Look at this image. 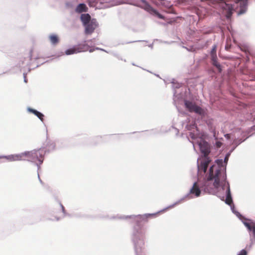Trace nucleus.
Listing matches in <instances>:
<instances>
[{
    "label": "nucleus",
    "mask_w": 255,
    "mask_h": 255,
    "mask_svg": "<svg viewBox=\"0 0 255 255\" xmlns=\"http://www.w3.org/2000/svg\"><path fill=\"white\" fill-rule=\"evenodd\" d=\"M226 176L225 173L221 170V168L217 165H212L209 169V174L207 176V180L205 182L204 189L209 191L210 189L213 188L217 189L221 185L225 186L227 184V196L226 203L231 205L232 202V198L228 182L226 183Z\"/></svg>",
    "instance_id": "f257e3e1"
},
{
    "label": "nucleus",
    "mask_w": 255,
    "mask_h": 255,
    "mask_svg": "<svg viewBox=\"0 0 255 255\" xmlns=\"http://www.w3.org/2000/svg\"><path fill=\"white\" fill-rule=\"evenodd\" d=\"M248 0H232L233 4L228 3L229 1L222 4L223 12L227 18L231 17L233 11H237L238 15L246 12L248 8Z\"/></svg>",
    "instance_id": "f03ea898"
},
{
    "label": "nucleus",
    "mask_w": 255,
    "mask_h": 255,
    "mask_svg": "<svg viewBox=\"0 0 255 255\" xmlns=\"http://www.w3.org/2000/svg\"><path fill=\"white\" fill-rule=\"evenodd\" d=\"M199 145L200 151L204 154L205 158L198 165V172L200 174H201L202 173L205 174L211 161L209 158L207 157L210 152V146L208 142L205 141H201Z\"/></svg>",
    "instance_id": "7ed1b4c3"
},
{
    "label": "nucleus",
    "mask_w": 255,
    "mask_h": 255,
    "mask_svg": "<svg viewBox=\"0 0 255 255\" xmlns=\"http://www.w3.org/2000/svg\"><path fill=\"white\" fill-rule=\"evenodd\" d=\"M43 152L41 149L25 152V158L28 160L42 161Z\"/></svg>",
    "instance_id": "20e7f679"
},
{
    "label": "nucleus",
    "mask_w": 255,
    "mask_h": 255,
    "mask_svg": "<svg viewBox=\"0 0 255 255\" xmlns=\"http://www.w3.org/2000/svg\"><path fill=\"white\" fill-rule=\"evenodd\" d=\"M139 2H140L138 4L139 7L143 8L152 14L156 15L160 19H164V16L154 9L145 0H140Z\"/></svg>",
    "instance_id": "39448f33"
},
{
    "label": "nucleus",
    "mask_w": 255,
    "mask_h": 255,
    "mask_svg": "<svg viewBox=\"0 0 255 255\" xmlns=\"http://www.w3.org/2000/svg\"><path fill=\"white\" fill-rule=\"evenodd\" d=\"M89 46L87 44L82 43L75 45L73 48H70L65 51L67 55L73 54L88 50Z\"/></svg>",
    "instance_id": "423d86ee"
},
{
    "label": "nucleus",
    "mask_w": 255,
    "mask_h": 255,
    "mask_svg": "<svg viewBox=\"0 0 255 255\" xmlns=\"http://www.w3.org/2000/svg\"><path fill=\"white\" fill-rule=\"evenodd\" d=\"M185 105L186 108L190 112H195L200 115L203 113V110L202 108L197 106L195 103L186 100L185 101Z\"/></svg>",
    "instance_id": "0eeeda50"
},
{
    "label": "nucleus",
    "mask_w": 255,
    "mask_h": 255,
    "mask_svg": "<svg viewBox=\"0 0 255 255\" xmlns=\"http://www.w3.org/2000/svg\"><path fill=\"white\" fill-rule=\"evenodd\" d=\"M85 26V33L87 34H92L97 27V23L95 21L92 20Z\"/></svg>",
    "instance_id": "6e6552de"
},
{
    "label": "nucleus",
    "mask_w": 255,
    "mask_h": 255,
    "mask_svg": "<svg viewBox=\"0 0 255 255\" xmlns=\"http://www.w3.org/2000/svg\"><path fill=\"white\" fill-rule=\"evenodd\" d=\"M200 187L198 182H195L190 190V193L196 197L200 196L201 194Z\"/></svg>",
    "instance_id": "1a4fd4ad"
},
{
    "label": "nucleus",
    "mask_w": 255,
    "mask_h": 255,
    "mask_svg": "<svg viewBox=\"0 0 255 255\" xmlns=\"http://www.w3.org/2000/svg\"><path fill=\"white\" fill-rule=\"evenodd\" d=\"M243 223L250 232H253L254 237L255 238V222L248 220L244 221Z\"/></svg>",
    "instance_id": "9d476101"
},
{
    "label": "nucleus",
    "mask_w": 255,
    "mask_h": 255,
    "mask_svg": "<svg viewBox=\"0 0 255 255\" xmlns=\"http://www.w3.org/2000/svg\"><path fill=\"white\" fill-rule=\"evenodd\" d=\"M7 159L10 161L26 160L25 152L19 154L11 155Z\"/></svg>",
    "instance_id": "9b49d317"
},
{
    "label": "nucleus",
    "mask_w": 255,
    "mask_h": 255,
    "mask_svg": "<svg viewBox=\"0 0 255 255\" xmlns=\"http://www.w3.org/2000/svg\"><path fill=\"white\" fill-rule=\"evenodd\" d=\"M75 11L77 13H82L83 12H87L88 11V7L84 3H80L77 5Z\"/></svg>",
    "instance_id": "f8f14e48"
},
{
    "label": "nucleus",
    "mask_w": 255,
    "mask_h": 255,
    "mask_svg": "<svg viewBox=\"0 0 255 255\" xmlns=\"http://www.w3.org/2000/svg\"><path fill=\"white\" fill-rule=\"evenodd\" d=\"M81 20L84 25H87L88 23L90 22L91 16L88 13L82 14L81 15Z\"/></svg>",
    "instance_id": "ddd939ff"
},
{
    "label": "nucleus",
    "mask_w": 255,
    "mask_h": 255,
    "mask_svg": "<svg viewBox=\"0 0 255 255\" xmlns=\"http://www.w3.org/2000/svg\"><path fill=\"white\" fill-rule=\"evenodd\" d=\"M157 215V214H147L145 215L144 216H138L136 217V221H141L143 220H145V221H147V219L149 217H156Z\"/></svg>",
    "instance_id": "4468645a"
},
{
    "label": "nucleus",
    "mask_w": 255,
    "mask_h": 255,
    "mask_svg": "<svg viewBox=\"0 0 255 255\" xmlns=\"http://www.w3.org/2000/svg\"><path fill=\"white\" fill-rule=\"evenodd\" d=\"M211 60L212 64L218 69L219 72H221L222 71L221 66L217 61V57H215V58L211 57Z\"/></svg>",
    "instance_id": "2eb2a0df"
},
{
    "label": "nucleus",
    "mask_w": 255,
    "mask_h": 255,
    "mask_svg": "<svg viewBox=\"0 0 255 255\" xmlns=\"http://www.w3.org/2000/svg\"><path fill=\"white\" fill-rule=\"evenodd\" d=\"M49 40L52 44L55 45L59 42V38L56 35L52 34L49 36Z\"/></svg>",
    "instance_id": "dca6fc26"
},
{
    "label": "nucleus",
    "mask_w": 255,
    "mask_h": 255,
    "mask_svg": "<svg viewBox=\"0 0 255 255\" xmlns=\"http://www.w3.org/2000/svg\"><path fill=\"white\" fill-rule=\"evenodd\" d=\"M216 50H217V46L216 45H214L212 49V50L211 51V57H217L216 54Z\"/></svg>",
    "instance_id": "f3484780"
},
{
    "label": "nucleus",
    "mask_w": 255,
    "mask_h": 255,
    "mask_svg": "<svg viewBox=\"0 0 255 255\" xmlns=\"http://www.w3.org/2000/svg\"><path fill=\"white\" fill-rule=\"evenodd\" d=\"M36 116L41 121H43V117H44V115L38 112L37 114H36Z\"/></svg>",
    "instance_id": "a211bd4d"
},
{
    "label": "nucleus",
    "mask_w": 255,
    "mask_h": 255,
    "mask_svg": "<svg viewBox=\"0 0 255 255\" xmlns=\"http://www.w3.org/2000/svg\"><path fill=\"white\" fill-rule=\"evenodd\" d=\"M238 255H247V252L245 250H242Z\"/></svg>",
    "instance_id": "6ab92c4d"
},
{
    "label": "nucleus",
    "mask_w": 255,
    "mask_h": 255,
    "mask_svg": "<svg viewBox=\"0 0 255 255\" xmlns=\"http://www.w3.org/2000/svg\"><path fill=\"white\" fill-rule=\"evenodd\" d=\"M222 145V143L220 141H217L216 142V146L217 148H220Z\"/></svg>",
    "instance_id": "aec40b11"
},
{
    "label": "nucleus",
    "mask_w": 255,
    "mask_h": 255,
    "mask_svg": "<svg viewBox=\"0 0 255 255\" xmlns=\"http://www.w3.org/2000/svg\"><path fill=\"white\" fill-rule=\"evenodd\" d=\"M29 111L31 113L34 114L35 115H36V114H37L38 112L37 111L32 109H29Z\"/></svg>",
    "instance_id": "412c9836"
},
{
    "label": "nucleus",
    "mask_w": 255,
    "mask_h": 255,
    "mask_svg": "<svg viewBox=\"0 0 255 255\" xmlns=\"http://www.w3.org/2000/svg\"><path fill=\"white\" fill-rule=\"evenodd\" d=\"M225 137L227 139H229L230 138V134H226Z\"/></svg>",
    "instance_id": "4be33fe9"
},
{
    "label": "nucleus",
    "mask_w": 255,
    "mask_h": 255,
    "mask_svg": "<svg viewBox=\"0 0 255 255\" xmlns=\"http://www.w3.org/2000/svg\"><path fill=\"white\" fill-rule=\"evenodd\" d=\"M214 136L215 137V139H218L217 137H216V133H215H215H214Z\"/></svg>",
    "instance_id": "5701e85b"
},
{
    "label": "nucleus",
    "mask_w": 255,
    "mask_h": 255,
    "mask_svg": "<svg viewBox=\"0 0 255 255\" xmlns=\"http://www.w3.org/2000/svg\"><path fill=\"white\" fill-rule=\"evenodd\" d=\"M60 219V217H56V220H58Z\"/></svg>",
    "instance_id": "b1692460"
},
{
    "label": "nucleus",
    "mask_w": 255,
    "mask_h": 255,
    "mask_svg": "<svg viewBox=\"0 0 255 255\" xmlns=\"http://www.w3.org/2000/svg\"><path fill=\"white\" fill-rule=\"evenodd\" d=\"M228 48H229V46H226V49H228Z\"/></svg>",
    "instance_id": "393cba45"
},
{
    "label": "nucleus",
    "mask_w": 255,
    "mask_h": 255,
    "mask_svg": "<svg viewBox=\"0 0 255 255\" xmlns=\"http://www.w3.org/2000/svg\"><path fill=\"white\" fill-rule=\"evenodd\" d=\"M228 48H229V46H226V49H228Z\"/></svg>",
    "instance_id": "a878e982"
},
{
    "label": "nucleus",
    "mask_w": 255,
    "mask_h": 255,
    "mask_svg": "<svg viewBox=\"0 0 255 255\" xmlns=\"http://www.w3.org/2000/svg\"><path fill=\"white\" fill-rule=\"evenodd\" d=\"M62 209L64 210V207L62 206Z\"/></svg>",
    "instance_id": "bb28decb"
}]
</instances>
